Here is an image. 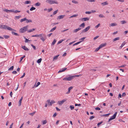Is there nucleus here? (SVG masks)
Segmentation results:
<instances>
[{"label":"nucleus","instance_id":"f257e3e1","mask_svg":"<svg viewBox=\"0 0 128 128\" xmlns=\"http://www.w3.org/2000/svg\"><path fill=\"white\" fill-rule=\"evenodd\" d=\"M0 28L2 29H7L9 30L16 31V30L6 25H0Z\"/></svg>","mask_w":128,"mask_h":128},{"label":"nucleus","instance_id":"aec40b11","mask_svg":"<svg viewBox=\"0 0 128 128\" xmlns=\"http://www.w3.org/2000/svg\"><path fill=\"white\" fill-rule=\"evenodd\" d=\"M117 25V24L116 23H113L110 24V26H113Z\"/></svg>","mask_w":128,"mask_h":128},{"label":"nucleus","instance_id":"dca6fc26","mask_svg":"<svg viewBox=\"0 0 128 128\" xmlns=\"http://www.w3.org/2000/svg\"><path fill=\"white\" fill-rule=\"evenodd\" d=\"M81 29V28H79L77 29H76L73 31L74 32H76L80 30Z\"/></svg>","mask_w":128,"mask_h":128},{"label":"nucleus","instance_id":"7c9ffc66","mask_svg":"<svg viewBox=\"0 0 128 128\" xmlns=\"http://www.w3.org/2000/svg\"><path fill=\"white\" fill-rule=\"evenodd\" d=\"M26 20V18H24L21 19L20 20V22H22L23 21Z\"/></svg>","mask_w":128,"mask_h":128},{"label":"nucleus","instance_id":"ddd939ff","mask_svg":"<svg viewBox=\"0 0 128 128\" xmlns=\"http://www.w3.org/2000/svg\"><path fill=\"white\" fill-rule=\"evenodd\" d=\"M73 88V87L71 86L68 88V91L66 92V94H68L70 93V90Z\"/></svg>","mask_w":128,"mask_h":128},{"label":"nucleus","instance_id":"37998d69","mask_svg":"<svg viewBox=\"0 0 128 128\" xmlns=\"http://www.w3.org/2000/svg\"><path fill=\"white\" fill-rule=\"evenodd\" d=\"M78 16V15L77 14L74 15L70 16V18H72V17H76L77 16Z\"/></svg>","mask_w":128,"mask_h":128},{"label":"nucleus","instance_id":"f704fd0d","mask_svg":"<svg viewBox=\"0 0 128 128\" xmlns=\"http://www.w3.org/2000/svg\"><path fill=\"white\" fill-rule=\"evenodd\" d=\"M56 26H55L53 28H52V29L51 30H50V32H52V31L54 30L55 29H56Z\"/></svg>","mask_w":128,"mask_h":128},{"label":"nucleus","instance_id":"6e6552de","mask_svg":"<svg viewBox=\"0 0 128 128\" xmlns=\"http://www.w3.org/2000/svg\"><path fill=\"white\" fill-rule=\"evenodd\" d=\"M90 26H88L85 29L83 30L82 31V32H87L90 29Z\"/></svg>","mask_w":128,"mask_h":128},{"label":"nucleus","instance_id":"e2e57ef3","mask_svg":"<svg viewBox=\"0 0 128 128\" xmlns=\"http://www.w3.org/2000/svg\"><path fill=\"white\" fill-rule=\"evenodd\" d=\"M52 10V8H50L48 9V12H49L51 11Z\"/></svg>","mask_w":128,"mask_h":128},{"label":"nucleus","instance_id":"bf43d9fd","mask_svg":"<svg viewBox=\"0 0 128 128\" xmlns=\"http://www.w3.org/2000/svg\"><path fill=\"white\" fill-rule=\"evenodd\" d=\"M91 13H92V12H91V11L90 12H89V11L86 12H85V13L86 14H90Z\"/></svg>","mask_w":128,"mask_h":128},{"label":"nucleus","instance_id":"2f4dec72","mask_svg":"<svg viewBox=\"0 0 128 128\" xmlns=\"http://www.w3.org/2000/svg\"><path fill=\"white\" fill-rule=\"evenodd\" d=\"M26 23H28L29 22H32V20H28L26 18Z\"/></svg>","mask_w":128,"mask_h":128},{"label":"nucleus","instance_id":"774afa93","mask_svg":"<svg viewBox=\"0 0 128 128\" xmlns=\"http://www.w3.org/2000/svg\"><path fill=\"white\" fill-rule=\"evenodd\" d=\"M99 37V36H97L94 38V40H95L97 38H98Z\"/></svg>","mask_w":128,"mask_h":128},{"label":"nucleus","instance_id":"f3484780","mask_svg":"<svg viewBox=\"0 0 128 128\" xmlns=\"http://www.w3.org/2000/svg\"><path fill=\"white\" fill-rule=\"evenodd\" d=\"M101 4L102 6H104L108 4V2L107 1L105 2H103Z\"/></svg>","mask_w":128,"mask_h":128},{"label":"nucleus","instance_id":"680f3d73","mask_svg":"<svg viewBox=\"0 0 128 128\" xmlns=\"http://www.w3.org/2000/svg\"><path fill=\"white\" fill-rule=\"evenodd\" d=\"M31 46L33 47L34 50H36V48L35 46H34L32 44H31Z\"/></svg>","mask_w":128,"mask_h":128},{"label":"nucleus","instance_id":"5701e85b","mask_svg":"<svg viewBox=\"0 0 128 128\" xmlns=\"http://www.w3.org/2000/svg\"><path fill=\"white\" fill-rule=\"evenodd\" d=\"M35 29L34 28H33L32 29L30 30H28V32H33V31Z\"/></svg>","mask_w":128,"mask_h":128},{"label":"nucleus","instance_id":"338daca9","mask_svg":"<svg viewBox=\"0 0 128 128\" xmlns=\"http://www.w3.org/2000/svg\"><path fill=\"white\" fill-rule=\"evenodd\" d=\"M17 72L15 70H14L12 72V73L14 74H17Z\"/></svg>","mask_w":128,"mask_h":128},{"label":"nucleus","instance_id":"69168bd1","mask_svg":"<svg viewBox=\"0 0 128 128\" xmlns=\"http://www.w3.org/2000/svg\"><path fill=\"white\" fill-rule=\"evenodd\" d=\"M20 12V11L18 10H16L15 11H14V12L15 13H16L17 12Z\"/></svg>","mask_w":128,"mask_h":128},{"label":"nucleus","instance_id":"5fc2aeb1","mask_svg":"<svg viewBox=\"0 0 128 128\" xmlns=\"http://www.w3.org/2000/svg\"><path fill=\"white\" fill-rule=\"evenodd\" d=\"M58 11V10H57L55 11H54L53 12V15H54V14H56L57 13Z\"/></svg>","mask_w":128,"mask_h":128},{"label":"nucleus","instance_id":"49530a36","mask_svg":"<svg viewBox=\"0 0 128 128\" xmlns=\"http://www.w3.org/2000/svg\"><path fill=\"white\" fill-rule=\"evenodd\" d=\"M36 9V8L34 7H32L30 9V10L32 11Z\"/></svg>","mask_w":128,"mask_h":128},{"label":"nucleus","instance_id":"423d86ee","mask_svg":"<svg viewBox=\"0 0 128 128\" xmlns=\"http://www.w3.org/2000/svg\"><path fill=\"white\" fill-rule=\"evenodd\" d=\"M67 100V99H64L61 101H58V104L59 105H61L64 102L66 101Z\"/></svg>","mask_w":128,"mask_h":128},{"label":"nucleus","instance_id":"f8f14e48","mask_svg":"<svg viewBox=\"0 0 128 128\" xmlns=\"http://www.w3.org/2000/svg\"><path fill=\"white\" fill-rule=\"evenodd\" d=\"M40 83V82H38L37 84L36 83L34 85V86L32 87V88H33L34 87H38V86H39Z\"/></svg>","mask_w":128,"mask_h":128},{"label":"nucleus","instance_id":"58836bf2","mask_svg":"<svg viewBox=\"0 0 128 128\" xmlns=\"http://www.w3.org/2000/svg\"><path fill=\"white\" fill-rule=\"evenodd\" d=\"M99 16L100 18H104L105 17V16H104L103 14H100L99 15Z\"/></svg>","mask_w":128,"mask_h":128},{"label":"nucleus","instance_id":"a19ab883","mask_svg":"<svg viewBox=\"0 0 128 128\" xmlns=\"http://www.w3.org/2000/svg\"><path fill=\"white\" fill-rule=\"evenodd\" d=\"M81 41H79L74 44L73 45V46H75V45H77L79 44H80V43H81Z\"/></svg>","mask_w":128,"mask_h":128},{"label":"nucleus","instance_id":"a18cd8bd","mask_svg":"<svg viewBox=\"0 0 128 128\" xmlns=\"http://www.w3.org/2000/svg\"><path fill=\"white\" fill-rule=\"evenodd\" d=\"M87 1L89 2H94L95 1V0H86Z\"/></svg>","mask_w":128,"mask_h":128},{"label":"nucleus","instance_id":"6ab92c4d","mask_svg":"<svg viewBox=\"0 0 128 128\" xmlns=\"http://www.w3.org/2000/svg\"><path fill=\"white\" fill-rule=\"evenodd\" d=\"M22 98H23L22 97L19 101L18 103H19V106H20L21 105V103H22Z\"/></svg>","mask_w":128,"mask_h":128},{"label":"nucleus","instance_id":"cd10ccee","mask_svg":"<svg viewBox=\"0 0 128 128\" xmlns=\"http://www.w3.org/2000/svg\"><path fill=\"white\" fill-rule=\"evenodd\" d=\"M42 124L43 125L46 124L47 122V121L46 120H42Z\"/></svg>","mask_w":128,"mask_h":128},{"label":"nucleus","instance_id":"79ce46f5","mask_svg":"<svg viewBox=\"0 0 128 128\" xmlns=\"http://www.w3.org/2000/svg\"><path fill=\"white\" fill-rule=\"evenodd\" d=\"M4 38L6 39H8V38L10 37V36H9L7 35H4Z\"/></svg>","mask_w":128,"mask_h":128},{"label":"nucleus","instance_id":"393cba45","mask_svg":"<svg viewBox=\"0 0 128 128\" xmlns=\"http://www.w3.org/2000/svg\"><path fill=\"white\" fill-rule=\"evenodd\" d=\"M12 34L13 35H14L15 36H19V35L16 33L14 32H12Z\"/></svg>","mask_w":128,"mask_h":128},{"label":"nucleus","instance_id":"3c124183","mask_svg":"<svg viewBox=\"0 0 128 128\" xmlns=\"http://www.w3.org/2000/svg\"><path fill=\"white\" fill-rule=\"evenodd\" d=\"M30 3V1H26L25 2V3L26 4H29Z\"/></svg>","mask_w":128,"mask_h":128},{"label":"nucleus","instance_id":"4be33fe9","mask_svg":"<svg viewBox=\"0 0 128 128\" xmlns=\"http://www.w3.org/2000/svg\"><path fill=\"white\" fill-rule=\"evenodd\" d=\"M59 55H58L54 56L53 58V60H56L58 58V56H59Z\"/></svg>","mask_w":128,"mask_h":128},{"label":"nucleus","instance_id":"13d9d810","mask_svg":"<svg viewBox=\"0 0 128 128\" xmlns=\"http://www.w3.org/2000/svg\"><path fill=\"white\" fill-rule=\"evenodd\" d=\"M100 48L99 47H98L96 48V49L95 50V51L96 52L98 51L99 49H100Z\"/></svg>","mask_w":128,"mask_h":128},{"label":"nucleus","instance_id":"e433bc0d","mask_svg":"<svg viewBox=\"0 0 128 128\" xmlns=\"http://www.w3.org/2000/svg\"><path fill=\"white\" fill-rule=\"evenodd\" d=\"M120 22H121L122 24H124L126 23V22L125 20H122Z\"/></svg>","mask_w":128,"mask_h":128},{"label":"nucleus","instance_id":"c9c22d12","mask_svg":"<svg viewBox=\"0 0 128 128\" xmlns=\"http://www.w3.org/2000/svg\"><path fill=\"white\" fill-rule=\"evenodd\" d=\"M42 60V59L41 58H40L38 59L37 61V62L38 63H40L41 62V61Z\"/></svg>","mask_w":128,"mask_h":128},{"label":"nucleus","instance_id":"7ed1b4c3","mask_svg":"<svg viewBox=\"0 0 128 128\" xmlns=\"http://www.w3.org/2000/svg\"><path fill=\"white\" fill-rule=\"evenodd\" d=\"M46 2L51 4H58V2L56 0H46Z\"/></svg>","mask_w":128,"mask_h":128},{"label":"nucleus","instance_id":"c03bdc74","mask_svg":"<svg viewBox=\"0 0 128 128\" xmlns=\"http://www.w3.org/2000/svg\"><path fill=\"white\" fill-rule=\"evenodd\" d=\"M25 56H23L22 57H21L20 59V62H21L22 60V59H23V58H24Z\"/></svg>","mask_w":128,"mask_h":128},{"label":"nucleus","instance_id":"bb28decb","mask_svg":"<svg viewBox=\"0 0 128 128\" xmlns=\"http://www.w3.org/2000/svg\"><path fill=\"white\" fill-rule=\"evenodd\" d=\"M82 76V75H80V74H79V75H74V76H72V77H73V78H75V77H78L80 76Z\"/></svg>","mask_w":128,"mask_h":128},{"label":"nucleus","instance_id":"39448f33","mask_svg":"<svg viewBox=\"0 0 128 128\" xmlns=\"http://www.w3.org/2000/svg\"><path fill=\"white\" fill-rule=\"evenodd\" d=\"M117 114V112H116L112 116L111 118L108 120V122H110L111 120L115 118Z\"/></svg>","mask_w":128,"mask_h":128},{"label":"nucleus","instance_id":"72a5a7b5","mask_svg":"<svg viewBox=\"0 0 128 128\" xmlns=\"http://www.w3.org/2000/svg\"><path fill=\"white\" fill-rule=\"evenodd\" d=\"M36 112V111H34V112L30 113L29 114L31 116H33L35 114V113Z\"/></svg>","mask_w":128,"mask_h":128},{"label":"nucleus","instance_id":"c85d7f7f","mask_svg":"<svg viewBox=\"0 0 128 128\" xmlns=\"http://www.w3.org/2000/svg\"><path fill=\"white\" fill-rule=\"evenodd\" d=\"M14 68V66H12L11 67H10V68H9L8 69V70L10 71V70H12Z\"/></svg>","mask_w":128,"mask_h":128},{"label":"nucleus","instance_id":"473e14b6","mask_svg":"<svg viewBox=\"0 0 128 128\" xmlns=\"http://www.w3.org/2000/svg\"><path fill=\"white\" fill-rule=\"evenodd\" d=\"M21 17V16H15V18L14 19L15 20H16V19H19Z\"/></svg>","mask_w":128,"mask_h":128},{"label":"nucleus","instance_id":"8fccbe9b","mask_svg":"<svg viewBox=\"0 0 128 128\" xmlns=\"http://www.w3.org/2000/svg\"><path fill=\"white\" fill-rule=\"evenodd\" d=\"M64 41V40H61L60 41H59V42H58V44H59L61 43L63 41Z\"/></svg>","mask_w":128,"mask_h":128},{"label":"nucleus","instance_id":"c756f323","mask_svg":"<svg viewBox=\"0 0 128 128\" xmlns=\"http://www.w3.org/2000/svg\"><path fill=\"white\" fill-rule=\"evenodd\" d=\"M72 2L74 3L75 4H78V1L75 0H72Z\"/></svg>","mask_w":128,"mask_h":128},{"label":"nucleus","instance_id":"864d4df0","mask_svg":"<svg viewBox=\"0 0 128 128\" xmlns=\"http://www.w3.org/2000/svg\"><path fill=\"white\" fill-rule=\"evenodd\" d=\"M94 118L95 116H92L89 119L90 120H92L93 118Z\"/></svg>","mask_w":128,"mask_h":128},{"label":"nucleus","instance_id":"a211bd4d","mask_svg":"<svg viewBox=\"0 0 128 128\" xmlns=\"http://www.w3.org/2000/svg\"><path fill=\"white\" fill-rule=\"evenodd\" d=\"M126 42H125V41L122 44L121 46H120V47L119 48L121 49L122 47L124 45L126 44Z\"/></svg>","mask_w":128,"mask_h":128},{"label":"nucleus","instance_id":"9b49d317","mask_svg":"<svg viewBox=\"0 0 128 128\" xmlns=\"http://www.w3.org/2000/svg\"><path fill=\"white\" fill-rule=\"evenodd\" d=\"M89 18H82L80 19V20L82 21H84L88 20H89Z\"/></svg>","mask_w":128,"mask_h":128},{"label":"nucleus","instance_id":"de8ad7c7","mask_svg":"<svg viewBox=\"0 0 128 128\" xmlns=\"http://www.w3.org/2000/svg\"><path fill=\"white\" fill-rule=\"evenodd\" d=\"M24 38L25 39V42L26 43L28 42V41H30L29 40L26 38L25 37H24Z\"/></svg>","mask_w":128,"mask_h":128},{"label":"nucleus","instance_id":"0e129e2a","mask_svg":"<svg viewBox=\"0 0 128 128\" xmlns=\"http://www.w3.org/2000/svg\"><path fill=\"white\" fill-rule=\"evenodd\" d=\"M44 35V34H38V37H40V38L42 37Z\"/></svg>","mask_w":128,"mask_h":128},{"label":"nucleus","instance_id":"0eeeda50","mask_svg":"<svg viewBox=\"0 0 128 128\" xmlns=\"http://www.w3.org/2000/svg\"><path fill=\"white\" fill-rule=\"evenodd\" d=\"M50 100H47V102H48V104L51 106L52 105V104L55 102L53 100H51L50 102Z\"/></svg>","mask_w":128,"mask_h":128},{"label":"nucleus","instance_id":"4d7b16f0","mask_svg":"<svg viewBox=\"0 0 128 128\" xmlns=\"http://www.w3.org/2000/svg\"><path fill=\"white\" fill-rule=\"evenodd\" d=\"M102 122H103V121H102L98 123L97 124V125H98V126H99L101 124Z\"/></svg>","mask_w":128,"mask_h":128},{"label":"nucleus","instance_id":"b1692460","mask_svg":"<svg viewBox=\"0 0 128 128\" xmlns=\"http://www.w3.org/2000/svg\"><path fill=\"white\" fill-rule=\"evenodd\" d=\"M80 27L84 28L85 26V24L84 22L83 23L79 26Z\"/></svg>","mask_w":128,"mask_h":128},{"label":"nucleus","instance_id":"1a4fd4ad","mask_svg":"<svg viewBox=\"0 0 128 128\" xmlns=\"http://www.w3.org/2000/svg\"><path fill=\"white\" fill-rule=\"evenodd\" d=\"M46 36L44 34V35H43V36L40 38V39L43 42H44L46 39Z\"/></svg>","mask_w":128,"mask_h":128},{"label":"nucleus","instance_id":"052dcab7","mask_svg":"<svg viewBox=\"0 0 128 128\" xmlns=\"http://www.w3.org/2000/svg\"><path fill=\"white\" fill-rule=\"evenodd\" d=\"M100 24H98L97 25L95 26V28H98L99 27V26H100Z\"/></svg>","mask_w":128,"mask_h":128},{"label":"nucleus","instance_id":"f03ea898","mask_svg":"<svg viewBox=\"0 0 128 128\" xmlns=\"http://www.w3.org/2000/svg\"><path fill=\"white\" fill-rule=\"evenodd\" d=\"M28 25L25 26L22 28L20 30V32L21 33H23L26 31L28 30Z\"/></svg>","mask_w":128,"mask_h":128},{"label":"nucleus","instance_id":"09e8293b","mask_svg":"<svg viewBox=\"0 0 128 128\" xmlns=\"http://www.w3.org/2000/svg\"><path fill=\"white\" fill-rule=\"evenodd\" d=\"M86 38V37H83L82 38H81L80 40H81V41H81V42H82V41H83L84 39Z\"/></svg>","mask_w":128,"mask_h":128},{"label":"nucleus","instance_id":"4c0bfd02","mask_svg":"<svg viewBox=\"0 0 128 128\" xmlns=\"http://www.w3.org/2000/svg\"><path fill=\"white\" fill-rule=\"evenodd\" d=\"M70 108L71 110H72L74 108V106L72 105H70Z\"/></svg>","mask_w":128,"mask_h":128},{"label":"nucleus","instance_id":"603ef678","mask_svg":"<svg viewBox=\"0 0 128 128\" xmlns=\"http://www.w3.org/2000/svg\"><path fill=\"white\" fill-rule=\"evenodd\" d=\"M40 4V3L38 2L35 4V5L36 6H39Z\"/></svg>","mask_w":128,"mask_h":128},{"label":"nucleus","instance_id":"a878e982","mask_svg":"<svg viewBox=\"0 0 128 128\" xmlns=\"http://www.w3.org/2000/svg\"><path fill=\"white\" fill-rule=\"evenodd\" d=\"M120 39V37H118L116 38L113 40V42L117 40H118Z\"/></svg>","mask_w":128,"mask_h":128},{"label":"nucleus","instance_id":"20e7f679","mask_svg":"<svg viewBox=\"0 0 128 128\" xmlns=\"http://www.w3.org/2000/svg\"><path fill=\"white\" fill-rule=\"evenodd\" d=\"M69 77L64 78L63 79V80L66 81H70L73 79L72 76L68 75Z\"/></svg>","mask_w":128,"mask_h":128},{"label":"nucleus","instance_id":"ea45409f","mask_svg":"<svg viewBox=\"0 0 128 128\" xmlns=\"http://www.w3.org/2000/svg\"><path fill=\"white\" fill-rule=\"evenodd\" d=\"M56 40L55 39H54V41L52 42V45H54V44L56 42Z\"/></svg>","mask_w":128,"mask_h":128},{"label":"nucleus","instance_id":"412c9836","mask_svg":"<svg viewBox=\"0 0 128 128\" xmlns=\"http://www.w3.org/2000/svg\"><path fill=\"white\" fill-rule=\"evenodd\" d=\"M106 44H100L99 46V47L100 48V49L102 48V47L105 46H106Z\"/></svg>","mask_w":128,"mask_h":128},{"label":"nucleus","instance_id":"9d476101","mask_svg":"<svg viewBox=\"0 0 128 128\" xmlns=\"http://www.w3.org/2000/svg\"><path fill=\"white\" fill-rule=\"evenodd\" d=\"M65 16V15H60L58 16L57 18V19H60L63 18Z\"/></svg>","mask_w":128,"mask_h":128},{"label":"nucleus","instance_id":"2eb2a0df","mask_svg":"<svg viewBox=\"0 0 128 128\" xmlns=\"http://www.w3.org/2000/svg\"><path fill=\"white\" fill-rule=\"evenodd\" d=\"M22 48L25 50L28 51L29 50V49L26 47L25 46H22Z\"/></svg>","mask_w":128,"mask_h":128},{"label":"nucleus","instance_id":"4468645a","mask_svg":"<svg viewBox=\"0 0 128 128\" xmlns=\"http://www.w3.org/2000/svg\"><path fill=\"white\" fill-rule=\"evenodd\" d=\"M67 68H62V69H61L58 72V73H60V72H63L64 71H65L66 69Z\"/></svg>","mask_w":128,"mask_h":128},{"label":"nucleus","instance_id":"6e6d98bb","mask_svg":"<svg viewBox=\"0 0 128 128\" xmlns=\"http://www.w3.org/2000/svg\"><path fill=\"white\" fill-rule=\"evenodd\" d=\"M4 12H10L9 10H8L6 9H5L4 10Z\"/></svg>","mask_w":128,"mask_h":128}]
</instances>
